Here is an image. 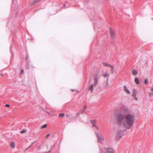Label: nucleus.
<instances>
[{"label": "nucleus", "instance_id": "1", "mask_svg": "<svg viewBox=\"0 0 153 153\" xmlns=\"http://www.w3.org/2000/svg\"><path fill=\"white\" fill-rule=\"evenodd\" d=\"M116 118L119 125L128 129L133 126L135 120L134 115L131 114L125 116L123 114L119 113L117 114Z\"/></svg>", "mask_w": 153, "mask_h": 153}, {"label": "nucleus", "instance_id": "2", "mask_svg": "<svg viewBox=\"0 0 153 153\" xmlns=\"http://www.w3.org/2000/svg\"><path fill=\"white\" fill-rule=\"evenodd\" d=\"M124 135V134L123 133V131H119L117 132V135L116 137V139L117 140H119Z\"/></svg>", "mask_w": 153, "mask_h": 153}, {"label": "nucleus", "instance_id": "3", "mask_svg": "<svg viewBox=\"0 0 153 153\" xmlns=\"http://www.w3.org/2000/svg\"><path fill=\"white\" fill-rule=\"evenodd\" d=\"M90 122L91 123L92 125V126L94 127H95L96 128V129L97 130H99V128L98 126H97L96 125V123L97 121L95 120H90Z\"/></svg>", "mask_w": 153, "mask_h": 153}, {"label": "nucleus", "instance_id": "4", "mask_svg": "<svg viewBox=\"0 0 153 153\" xmlns=\"http://www.w3.org/2000/svg\"><path fill=\"white\" fill-rule=\"evenodd\" d=\"M96 133L98 141L99 142L102 141L104 140L103 138L102 137L98 132H96Z\"/></svg>", "mask_w": 153, "mask_h": 153}, {"label": "nucleus", "instance_id": "5", "mask_svg": "<svg viewBox=\"0 0 153 153\" xmlns=\"http://www.w3.org/2000/svg\"><path fill=\"white\" fill-rule=\"evenodd\" d=\"M110 33L111 38L112 39H114L115 38V33L114 30L110 29Z\"/></svg>", "mask_w": 153, "mask_h": 153}, {"label": "nucleus", "instance_id": "6", "mask_svg": "<svg viewBox=\"0 0 153 153\" xmlns=\"http://www.w3.org/2000/svg\"><path fill=\"white\" fill-rule=\"evenodd\" d=\"M122 110L124 112H125L129 113V112L128 108L126 106H123L122 108Z\"/></svg>", "mask_w": 153, "mask_h": 153}, {"label": "nucleus", "instance_id": "7", "mask_svg": "<svg viewBox=\"0 0 153 153\" xmlns=\"http://www.w3.org/2000/svg\"><path fill=\"white\" fill-rule=\"evenodd\" d=\"M104 150H106L107 151V153H114L113 150L111 148H104Z\"/></svg>", "mask_w": 153, "mask_h": 153}, {"label": "nucleus", "instance_id": "8", "mask_svg": "<svg viewBox=\"0 0 153 153\" xmlns=\"http://www.w3.org/2000/svg\"><path fill=\"white\" fill-rule=\"evenodd\" d=\"M97 83H98L97 75H96V76L94 77V86H96Z\"/></svg>", "mask_w": 153, "mask_h": 153}, {"label": "nucleus", "instance_id": "9", "mask_svg": "<svg viewBox=\"0 0 153 153\" xmlns=\"http://www.w3.org/2000/svg\"><path fill=\"white\" fill-rule=\"evenodd\" d=\"M94 87V85L92 84L90 85L88 88V90H89L91 91V93L93 92V88Z\"/></svg>", "mask_w": 153, "mask_h": 153}, {"label": "nucleus", "instance_id": "10", "mask_svg": "<svg viewBox=\"0 0 153 153\" xmlns=\"http://www.w3.org/2000/svg\"><path fill=\"white\" fill-rule=\"evenodd\" d=\"M124 90L126 92L127 94H130V92L128 89H127L126 86L124 85Z\"/></svg>", "mask_w": 153, "mask_h": 153}, {"label": "nucleus", "instance_id": "11", "mask_svg": "<svg viewBox=\"0 0 153 153\" xmlns=\"http://www.w3.org/2000/svg\"><path fill=\"white\" fill-rule=\"evenodd\" d=\"M86 108L87 107L86 106H84V108L82 109L78 114H82Z\"/></svg>", "mask_w": 153, "mask_h": 153}, {"label": "nucleus", "instance_id": "12", "mask_svg": "<svg viewBox=\"0 0 153 153\" xmlns=\"http://www.w3.org/2000/svg\"><path fill=\"white\" fill-rule=\"evenodd\" d=\"M10 147L14 149L15 147V145L14 142H11L10 143Z\"/></svg>", "mask_w": 153, "mask_h": 153}, {"label": "nucleus", "instance_id": "13", "mask_svg": "<svg viewBox=\"0 0 153 153\" xmlns=\"http://www.w3.org/2000/svg\"><path fill=\"white\" fill-rule=\"evenodd\" d=\"M134 81L136 84H139V81L138 78L136 77L135 78Z\"/></svg>", "mask_w": 153, "mask_h": 153}, {"label": "nucleus", "instance_id": "14", "mask_svg": "<svg viewBox=\"0 0 153 153\" xmlns=\"http://www.w3.org/2000/svg\"><path fill=\"white\" fill-rule=\"evenodd\" d=\"M137 92L136 91L135 89H134L133 91V93L132 94V96L133 97H134L135 96V95L136 94Z\"/></svg>", "mask_w": 153, "mask_h": 153}, {"label": "nucleus", "instance_id": "15", "mask_svg": "<svg viewBox=\"0 0 153 153\" xmlns=\"http://www.w3.org/2000/svg\"><path fill=\"white\" fill-rule=\"evenodd\" d=\"M138 73V71L136 70H134L132 71V74L134 75H136Z\"/></svg>", "mask_w": 153, "mask_h": 153}, {"label": "nucleus", "instance_id": "16", "mask_svg": "<svg viewBox=\"0 0 153 153\" xmlns=\"http://www.w3.org/2000/svg\"><path fill=\"white\" fill-rule=\"evenodd\" d=\"M102 75L104 77H107L108 76H109V74L108 73H106L104 74H102Z\"/></svg>", "mask_w": 153, "mask_h": 153}, {"label": "nucleus", "instance_id": "17", "mask_svg": "<svg viewBox=\"0 0 153 153\" xmlns=\"http://www.w3.org/2000/svg\"><path fill=\"white\" fill-rule=\"evenodd\" d=\"M108 79L107 80L106 85V86L105 87V88L106 89H107L108 88V87H109V84H108Z\"/></svg>", "mask_w": 153, "mask_h": 153}, {"label": "nucleus", "instance_id": "18", "mask_svg": "<svg viewBox=\"0 0 153 153\" xmlns=\"http://www.w3.org/2000/svg\"><path fill=\"white\" fill-rule=\"evenodd\" d=\"M41 0H35V1L33 2V3L31 4V5H32L34 4V3L38 2Z\"/></svg>", "mask_w": 153, "mask_h": 153}, {"label": "nucleus", "instance_id": "19", "mask_svg": "<svg viewBox=\"0 0 153 153\" xmlns=\"http://www.w3.org/2000/svg\"><path fill=\"white\" fill-rule=\"evenodd\" d=\"M148 80L147 79H145L144 80V83L145 84L147 85L148 84Z\"/></svg>", "mask_w": 153, "mask_h": 153}, {"label": "nucleus", "instance_id": "20", "mask_svg": "<svg viewBox=\"0 0 153 153\" xmlns=\"http://www.w3.org/2000/svg\"><path fill=\"white\" fill-rule=\"evenodd\" d=\"M47 125L46 124H45L44 125H43L41 127V128L42 129H43L44 128H46L47 127Z\"/></svg>", "mask_w": 153, "mask_h": 153}, {"label": "nucleus", "instance_id": "21", "mask_svg": "<svg viewBox=\"0 0 153 153\" xmlns=\"http://www.w3.org/2000/svg\"><path fill=\"white\" fill-rule=\"evenodd\" d=\"M65 115L64 114H59V116L60 117H63Z\"/></svg>", "mask_w": 153, "mask_h": 153}, {"label": "nucleus", "instance_id": "22", "mask_svg": "<svg viewBox=\"0 0 153 153\" xmlns=\"http://www.w3.org/2000/svg\"><path fill=\"white\" fill-rule=\"evenodd\" d=\"M102 64L104 66L108 67V63L105 62H103Z\"/></svg>", "mask_w": 153, "mask_h": 153}, {"label": "nucleus", "instance_id": "23", "mask_svg": "<svg viewBox=\"0 0 153 153\" xmlns=\"http://www.w3.org/2000/svg\"><path fill=\"white\" fill-rule=\"evenodd\" d=\"M108 67H109L111 68H113V67L114 66L113 65H111L110 64H108Z\"/></svg>", "mask_w": 153, "mask_h": 153}, {"label": "nucleus", "instance_id": "24", "mask_svg": "<svg viewBox=\"0 0 153 153\" xmlns=\"http://www.w3.org/2000/svg\"><path fill=\"white\" fill-rule=\"evenodd\" d=\"M26 132V130L25 129H24L23 130L21 131H20V133H25Z\"/></svg>", "mask_w": 153, "mask_h": 153}, {"label": "nucleus", "instance_id": "25", "mask_svg": "<svg viewBox=\"0 0 153 153\" xmlns=\"http://www.w3.org/2000/svg\"><path fill=\"white\" fill-rule=\"evenodd\" d=\"M149 95L150 97H152L153 96V92L152 93H150Z\"/></svg>", "mask_w": 153, "mask_h": 153}, {"label": "nucleus", "instance_id": "26", "mask_svg": "<svg viewBox=\"0 0 153 153\" xmlns=\"http://www.w3.org/2000/svg\"><path fill=\"white\" fill-rule=\"evenodd\" d=\"M24 72V71L23 70V69H22L21 70V72L20 73V75H22V74Z\"/></svg>", "mask_w": 153, "mask_h": 153}, {"label": "nucleus", "instance_id": "27", "mask_svg": "<svg viewBox=\"0 0 153 153\" xmlns=\"http://www.w3.org/2000/svg\"><path fill=\"white\" fill-rule=\"evenodd\" d=\"M111 68V71L112 72V73L113 74L114 72V67H113V68Z\"/></svg>", "mask_w": 153, "mask_h": 153}, {"label": "nucleus", "instance_id": "28", "mask_svg": "<svg viewBox=\"0 0 153 153\" xmlns=\"http://www.w3.org/2000/svg\"><path fill=\"white\" fill-rule=\"evenodd\" d=\"M51 151V150H50L48 152H43L42 153H50Z\"/></svg>", "mask_w": 153, "mask_h": 153}, {"label": "nucleus", "instance_id": "29", "mask_svg": "<svg viewBox=\"0 0 153 153\" xmlns=\"http://www.w3.org/2000/svg\"><path fill=\"white\" fill-rule=\"evenodd\" d=\"M55 146V145H54L50 149V150H51V151L53 149Z\"/></svg>", "mask_w": 153, "mask_h": 153}, {"label": "nucleus", "instance_id": "30", "mask_svg": "<svg viewBox=\"0 0 153 153\" xmlns=\"http://www.w3.org/2000/svg\"><path fill=\"white\" fill-rule=\"evenodd\" d=\"M50 134H47V135H46V137L47 138L48 137H49L50 136Z\"/></svg>", "mask_w": 153, "mask_h": 153}, {"label": "nucleus", "instance_id": "31", "mask_svg": "<svg viewBox=\"0 0 153 153\" xmlns=\"http://www.w3.org/2000/svg\"><path fill=\"white\" fill-rule=\"evenodd\" d=\"M5 106L7 107H9L10 106V105L8 104H7L5 105Z\"/></svg>", "mask_w": 153, "mask_h": 153}, {"label": "nucleus", "instance_id": "32", "mask_svg": "<svg viewBox=\"0 0 153 153\" xmlns=\"http://www.w3.org/2000/svg\"><path fill=\"white\" fill-rule=\"evenodd\" d=\"M91 79H90L89 80V82H91Z\"/></svg>", "mask_w": 153, "mask_h": 153}, {"label": "nucleus", "instance_id": "33", "mask_svg": "<svg viewBox=\"0 0 153 153\" xmlns=\"http://www.w3.org/2000/svg\"><path fill=\"white\" fill-rule=\"evenodd\" d=\"M134 99H135L136 100H138L137 98V97H134Z\"/></svg>", "mask_w": 153, "mask_h": 153}, {"label": "nucleus", "instance_id": "34", "mask_svg": "<svg viewBox=\"0 0 153 153\" xmlns=\"http://www.w3.org/2000/svg\"><path fill=\"white\" fill-rule=\"evenodd\" d=\"M151 90L152 91H153V87H152V88H151Z\"/></svg>", "mask_w": 153, "mask_h": 153}, {"label": "nucleus", "instance_id": "35", "mask_svg": "<svg viewBox=\"0 0 153 153\" xmlns=\"http://www.w3.org/2000/svg\"><path fill=\"white\" fill-rule=\"evenodd\" d=\"M3 75V74H2L1 75L2 76Z\"/></svg>", "mask_w": 153, "mask_h": 153}, {"label": "nucleus", "instance_id": "36", "mask_svg": "<svg viewBox=\"0 0 153 153\" xmlns=\"http://www.w3.org/2000/svg\"><path fill=\"white\" fill-rule=\"evenodd\" d=\"M72 91H74V90H72Z\"/></svg>", "mask_w": 153, "mask_h": 153}, {"label": "nucleus", "instance_id": "37", "mask_svg": "<svg viewBox=\"0 0 153 153\" xmlns=\"http://www.w3.org/2000/svg\"><path fill=\"white\" fill-rule=\"evenodd\" d=\"M31 146H29V148Z\"/></svg>", "mask_w": 153, "mask_h": 153}, {"label": "nucleus", "instance_id": "38", "mask_svg": "<svg viewBox=\"0 0 153 153\" xmlns=\"http://www.w3.org/2000/svg\"><path fill=\"white\" fill-rule=\"evenodd\" d=\"M152 19H153V18H152Z\"/></svg>", "mask_w": 153, "mask_h": 153}]
</instances>
